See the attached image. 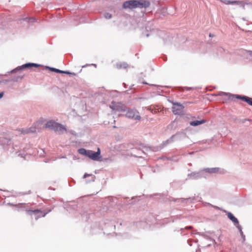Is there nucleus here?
<instances>
[{
    "instance_id": "obj_1",
    "label": "nucleus",
    "mask_w": 252,
    "mask_h": 252,
    "mask_svg": "<svg viewBox=\"0 0 252 252\" xmlns=\"http://www.w3.org/2000/svg\"><path fill=\"white\" fill-rule=\"evenodd\" d=\"M150 3L149 1L144 0H131L126 1L124 2L123 4V8L124 9H133L137 7L143 8L148 7L150 6Z\"/></svg>"
},
{
    "instance_id": "obj_2",
    "label": "nucleus",
    "mask_w": 252,
    "mask_h": 252,
    "mask_svg": "<svg viewBox=\"0 0 252 252\" xmlns=\"http://www.w3.org/2000/svg\"><path fill=\"white\" fill-rule=\"evenodd\" d=\"M43 124L42 122H38L34 124V126L26 129H22L18 130V131L20 132L19 134H27L30 133L35 132L36 131V129H41V127L39 126L40 125Z\"/></svg>"
},
{
    "instance_id": "obj_3",
    "label": "nucleus",
    "mask_w": 252,
    "mask_h": 252,
    "mask_svg": "<svg viewBox=\"0 0 252 252\" xmlns=\"http://www.w3.org/2000/svg\"><path fill=\"white\" fill-rule=\"evenodd\" d=\"M125 111L126 112L125 116L127 118L135 120H140L141 117L139 115V112L136 110L127 109V110L125 109Z\"/></svg>"
},
{
    "instance_id": "obj_4",
    "label": "nucleus",
    "mask_w": 252,
    "mask_h": 252,
    "mask_svg": "<svg viewBox=\"0 0 252 252\" xmlns=\"http://www.w3.org/2000/svg\"><path fill=\"white\" fill-rule=\"evenodd\" d=\"M173 107L172 108L173 113L175 115H181L183 113L184 106L177 102H173Z\"/></svg>"
},
{
    "instance_id": "obj_5",
    "label": "nucleus",
    "mask_w": 252,
    "mask_h": 252,
    "mask_svg": "<svg viewBox=\"0 0 252 252\" xmlns=\"http://www.w3.org/2000/svg\"><path fill=\"white\" fill-rule=\"evenodd\" d=\"M26 212L30 216H32V214L34 215L35 216V219L36 220H37L41 217H44L46 214V213L43 212L39 209H35L34 210H27Z\"/></svg>"
},
{
    "instance_id": "obj_6",
    "label": "nucleus",
    "mask_w": 252,
    "mask_h": 252,
    "mask_svg": "<svg viewBox=\"0 0 252 252\" xmlns=\"http://www.w3.org/2000/svg\"><path fill=\"white\" fill-rule=\"evenodd\" d=\"M110 107L113 110L120 111V112H124L125 111V106L120 102H116L113 101L110 104Z\"/></svg>"
},
{
    "instance_id": "obj_7",
    "label": "nucleus",
    "mask_w": 252,
    "mask_h": 252,
    "mask_svg": "<svg viewBox=\"0 0 252 252\" xmlns=\"http://www.w3.org/2000/svg\"><path fill=\"white\" fill-rule=\"evenodd\" d=\"M100 150L99 148H97V152H94L91 150H88V156L89 158L94 160H99L101 158L100 157Z\"/></svg>"
},
{
    "instance_id": "obj_8",
    "label": "nucleus",
    "mask_w": 252,
    "mask_h": 252,
    "mask_svg": "<svg viewBox=\"0 0 252 252\" xmlns=\"http://www.w3.org/2000/svg\"><path fill=\"white\" fill-rule=\"evenodd\" d=\"M232 98H236L238 99H240L246 102L249 105L252 106V98L246 96H241L240 95H232Z\"/></svg>"
},
{
    "instance_id": "obj_9",
    "label": "nucleus",
    "mask_w": 252,
    "mask_h": 252,
    "mask_svg": "<svg viewBox=\"0 0 252 252\" xmlns=\"http://www.w3.org/2000/svg\"><path fill=\"white\" fill-rule=\"evenodd\" d=\"M56 132H59L60 133H63L66 132V129L64 126L57 123L54 130Z\"/></svg>"
},
{
    "instance_id": "obj_10",
    "label": "nucleus",
    "mask_w": 252,
    "mask_h": 252,
    "mask_svg": "<svg viewBox=\"0 0 252 252\" xmlns=\"http://www.w3.org/2000/svg\"><path fill=\"white\" fill-rule=\"evenodd\" d=\"M57 124V123L54 121H49L45 125V128H49L54 130Z\"/></svg>"
},
{
    "instance_id": "obj_11",
    "label": "nucleus",
    "mask_w": 252,
    "mask_h": 252,
    "mask_svg": "<svg viewBox=\"0 0 252 252\" xmlns=\"http://www.w3.org/2000/svg\"><path fill=\"white\" fill-rule=\"evenodd\" d=\"M206 122V121L205 120L202 119L200 121L197 120V121H195L190 122L189 124L191 126H197L198 125L204 124Z\"/></svg>"
},
{
    "instance_id": "obj_12",
    "label": "nucleus",
    "mask_w": 252,
    "mask_h": 252,
    "mask_svg": "<svg viewBox=\"0 0 252 252\" xmlns=\"http://www.w3.org/2000/svg\"><path fill=\"white\" fill-rule=\"evenodd\" d=\"M39 65L33 63H26L22 66L20 67V69H23L27 67H38Z\"/></svg>"
},
{
    "instance_id": "obj_13",
    "label": "nucleus",
    "mask_w": 252,
    "mask_h": 252,
    "mask_svg": "<svg viewBox=\"0 0 252 252\" xmlns=\"http://www.w3.org/2000/svg\"><path fill=\"white\" fill-rule=\"evenodd\" d=\"M228 218L231 220L235 224H238L239 222L237 218H236L232 213H228L227 214Z\"/></svg>"
},
{
    "instance_id": "obj_14",
    "label": "nucleus",
    "mask_w": 252,
    "mask_h": 252,
    "mask_svg": "<svg viewBox=\"0 0 252 252\" xmlns=\"http://www.w3.org/2000/svg\"><path fill=\"white\" fill-rule=\"evenodd\" d=\"M127 66V64L125 63H120L117 64L118 68H126Z\"/></svg>"
},
{
    "instance_id": "obj_15",
    "label": "nucleus",
    "mask_w": 252,
    "mask_h": 252,
    "mask_svg": "<svg viewBox=\"0 0 252 252\" xmlns=\"http://www.w3.org/2000/svg\"><path fill=\"white\" fill-rule=\"evenodd\" d=\"M78 152L81 155H84L86 156H88V150H86L85 149H80L78 150Z\"/></svg>"
},
{
    "instance_id": "obj_16",
    "label": "nucleus",
    "mask_w": 252,
    "mask_h": 252,
    "mask_svg": "<svg viewBox=\"0 0 252 252\" xmlns=\"http://www.w3.org/2000/svg\"><path fill=\"white\" fill-rule=\"evenodd\" d=\"M234 3H239L242 7L243 8H244L245 7V3L243 1H229L228 3H231V4H233Z\"/></svg>"
},
{
    "instance_id": "obj_17",
    "label": "nucleus",
    "mask_w": 252,
    "mask_h": 252,
    "mask_svg": "<svg viewBox=\"0 0 252 252\" xmlns=\"http://www.w3.org/2000/svg\"><path fill=\"white\" fill-rule=\"evenodd\" d=\"M238 229L239 230V231L240 232L241 235L243 240L244 241L245 240V236L244 235L243 232V231L242 230L241 227L240 226H238Z\"/></svg>"
},
{
    "instance_id": "obj_18",
    "label": "nucleus",
    "mask_w": 252,
    "mask_h": 252,
    "mask_svg": "<svg viewBox=\"0 0 252 252\" xmlns=\"http://www.w3.org/2000/svg\"><path fill=\"white\" fill-rule=\"evenodd\" d=\"M49 68L50 69V70H51L52 71H54L55 72L60 73H62V70H61L60 69H56L55 68H51V67H49Z\"/></svg>"
},
{
    "instance_id": "obj_19",
    "label": "nucleus",
    "mask_w": 252,
    "mask_h": 252,
    "mask_svg": "<svg viewBox=\"0 0 252 252\" xmlns=\"http://www.w3.org/2000/svg\"><path fill=\"white\" fill-rule=\"evenodd\" d=\"M104 17L107 19H110L112 18V15L110 13H107L104 14Z\"/></svg>"
},
{
    "instance_id": "obj_20",
    "label": "nucleus",
    "mask_w": 252,
    "mask_h": 252,
    "mask_svg": "<svg viewBox=\"0 0 252 252\" xmlns=\"http://www.w3.org/2000/svg\"><path fill=\"white\" fill-rule=\"evenodd\" d=\"M248 55L249 56V59L252 61V51H249L247 52Z\"/></svg>"
},
{
    "instance_id": "obj_21",
    "label": "nucleus",
    "mask_w": 252,
    "mask_h": 252,
    "mask_svg": "<svg viewBox=\"0 0 252 252\" xmlns=\"http://www.w3.org/2000/svg\"><path fill=\"white\" fill-rule=\"evenodd\" d=\"M62 73H65V74H75L74 73H71L69 71H62Z\"/></svg>"
},
{
    "instance_id": "obj_22",
    "label": "nucleus",
    "mask_w": 252,
    "mask_h": 252,
    "mask_svg": "<svg viewBox=\"0 0 252 252\" xmlns=\"http://www.w3.org/2000/svg\"><path fill=\"white\" fill-rule=\"evenodd\" d=\"M211 171L210 172H216L218 169L217 168H212L211 169Z\"/></svg>"
},
{
    "instance_id": "obj_23",
    "label": "nucleus",
    "mask_w": 252,
    "mask_h": 252,
    "mask_svg": "<svg viewBox=\"0 0 252 252\" xmlns=\"http://www.w3.org/2000/svg\"><path fill=\"white\" fill-rule=\"evenodd\" d=\"M34 20H35V19H34V18H32L29 19V22H34Z\"/></svg>"
},
{
    "instance_id": "obj_24",
    "label": "nucleus",
    "mask_w": 252,
    "mask_h": 252,
    "mask_svg": "<svg viewBox=\"0 0 252 252\" xmlns=\"http://www.w3.org/2000/svg\"><path fill=\"white\" fill-rule=\"evenodd\" d=\"M90 176V175L88 174H85L84 176H83V178H86L87 176Z\"/></svg>"
},
{
    "instance_id": "obj_25",
    "label": "nucleus",
    "mask_w": 252,
    "mask_h": 252,
    "mask_svg": "<svg viewBox=\"0 0 252 252\" xmlns=\"http://www.w3.org/2000/svg\"><path fill=\"white\" fill-rule=\"evenodd\" d=\"M3 95V93H0V98H1Z\"/></svg>"
},
{
    "instance_id": "obj_26",
    "label": "nucleus",
    "mask_w": 252,
    "mask_h": 252,
    "mask_svg": "<svg viewBox=\"0 0 252 252\" xmlns=\"http://www.w3.org/2000/svg\"><path fill=\"white\" fill-rule=\"evenodd\" d=\"M192 228V227L191 226H187L186 227V228L187 229H191Z\"/></svg>"
},
{
    "instance_id": "obj_27",
    "label": "nucleus",
    "mask_w": 252,
    "mask_h": 252,
    "mask_svg": "<svg viewBox=\"0 0 252 252\" xmlns=\"http://www.w3.org/2000/svg\"><path fill=\"white\" fill-rule=\"evenodd\" d=\"M209 36H210V37H213V36H214V35H213V34H212L211 33H210V34H209Z\"/></svg>"
}]
</instances>
